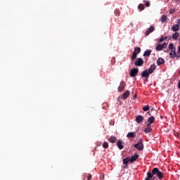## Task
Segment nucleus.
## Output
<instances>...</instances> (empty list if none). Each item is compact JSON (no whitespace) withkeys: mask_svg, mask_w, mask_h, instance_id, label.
Wrapping results in <instances>:
<instances>
[{"mask_svg":"<svg viewBox=\"0 0 180 180\" xmlns=\"http://www.w3.org/2000/svg\"><path fill=\"white\" fill-rule=\"evenodd\" d=\"M155 175L158 177V179H162V178H164V173L160 171L158 168L155 167L153 169L152 172L149 171L146 173V178L145 180H155Z\"/></svg>","mask_w":180,"mask_h":180,"instance_id":"f257e3e1","label":"nucleus"},{"mask_svg":"<svg viewBox=\"0 0 180 180\" xmlns=\"http://www.w3.org/2000/svg\"><path fill=\"white\" fill-rule=\"evenodd\" d=\"M134 65L136 67H143V65H144V60L141 58H138L134 62Z\"/></svg>","mask_w":180,"mask_h":180,"instance_id":"f03ea898","label":"nucleus"},{"mask_svg":"<svg viewBox=\"0 0 180 180\" xmlns=\"http://www.w3.org/2000/svg\"><path fill=\"white\" fill-rule=\"evenodd\" d=\"M134 147V148H136V150H139V151H143L144 148V145L143 144V142L140 141L138 143L135 144Z\"/></svg>","mask_w":180,"mask_h":180,"instance_id":"7ed1b4c3","label":"nucleus"},{"mask_svg":"<svg viewBox=\"0 0 180 180\" xmlns=\"http://www.w3.org/2000/svg\"><path fill=\"white\" fill-rule=\"evenodd\" d=\"M139 74V69L138 68H132L129 72L130 77H136Z\"/></svg>","mask_w":180,"mask_h":180,"instance_id":"20e7f679","label":"nucleus"},{"mask_svg":"<svg viewBox=\"0 0 180 180\" xmlns=\"http://www.w3.org/2000/svg\"><path fill=\"white\" fill-rule=\"evenodd\" d=\"M150 72L148 71V70H145L142 74H141V77L143 78H146V82L148 81V77H150Z\"/></svg>","mask_w":180,"mask_h":180,"instance_id":"39448f33","label":"nucleus"},{"mask_svg":"<svg viewBox=\"0 0 180 180\" xmlns=\"http://www.w3.org/2000/svg\"><path fill=\"white\" fill-rule=\"evenodd\" d=\"M135 120L136 123L140 124V123H143V120H144V117L141 115H136Z\"/></svg>","mask_w":180,"mask_h":180,"instance_id":"423d86ee","label":"nucleus"},{"mask_svg":"<svg viewBox=\"0 0 180 180\" xmlns=\"http://www.w3.org/2000/svg\"><path fill=\"white\" fill-rule=\"evenodd\" d=\"M155 30V27L154 26L151 25L145 32V36H148L150 33H153Z\"/></svg>","mask_w":180,"mask_h":180,"instance_id":"0eeeda50","label":"nucleus"},{"mask_svg":"<svg viewBox=\"0 0 180 180\" xmlns=\"http://www.w3.org/2000/svg\"><path fill=\"white\" fill-rule=\"evenodd\" d=\"M126 87V82H121L120 84L118 87V91L119 92H122V91L124 89V88Z\"/></svg>","mask_w":180,"mask_h":180,"instance_id":"6e6552de","label":"nucleus"},{"mask_svg":"<svg viewBox=\"0 0 180 180\" xmlns=\"http://www.w3.org/2000/svg\"><path fill=\"white\" fill-rule=\"evenodd\" d=\"M156 68H157V65H155V64L151 65L150 68L148 69L149 74H153V72L155 71Z\"/></svg>","mask_w":180,"mask_h":180,"instance_id":"1a4fd4ad","label":"nucleus"},{"mask_svg":"<svg viewBox=\"0 0 180 180\" xmlns=\"http://www.w3.org/2000/svg\"><path fill=\"white\" fill-rule=\"evenodd\" d=\"M117 147L119 148V150H123V148H124V146L123 145V141L122 140L117 141Z\"/></svg>","mask_w":180,"mask_h":180,"instance_id":"9d476101","label":"nucleus"},{"mask_svg":"<svg viewBox=\"0 0 180 180\" xmlns=\"http://www.w3.org/2000/svg\"><path fill=\"white\" fill-rule=\"evenodd\" d=\"M176 56V49H173L169 53V58H175Z\"/></svg>","mask_w":180,"mask_h":180,"instance_id":"9b49d317","label":"nucleus"},{"mask_svg":"<svg viewBox=\"0 0 180 180\" xmlns=\"http://www.w3.org/2000/svg\"><path fill=\"white\" fill-rule=\"evenodd\" d=\"M137 158H139V155L135 154L132 155L131 158H130V162L133 164V162L137 160Z\"/></svg>","mask_w":180,"mask_h":180,"instance_id":"f8f14e48","label":"nucleus"},{"mask_svg":"<svg viewBox=\"0 0 180 180\" xmlns=\"http://www.w3.org/2000/svg\"><path fill=\"white\" fill-rule=\"evenodd\" d=\"M129 96H130V91L129 90H127L126 92H124L123 94V96L122 98L124 101L125 99H127V98H129Z\"/></svg>","mask_w":180,"mask_h":180,"instance_id":"ddd939ff","label":"nucleus"},{"mask_svg":"<svg viewBox=\"0 0 180 180\" xmlns=\"http://www.w3.org/2000/svg\"><path fill=\"white\" fill-rule=\"evenodd\" d=\"M127 137L129 139H134L136 138V132H129L127 134Z\"/></svg>","mask_w":180,"mask_h":180,"instance_id":"4468645a","label":"nucleus"},{"mask_svg":"<svg viewBox=\"0 0 180 180\" xmlns=\"http://www.w3.org/2000/svg\"><path fill=\"white\" fill-rule=\"evenodd\" d=\"M172 32H178V30H179V25H174L172 27Z\"/></svg>","mask_w":180,"mask_h":180,"instance_id":"2eb2a0df","label":"nucleus"},{"mask_svg":"<svg viewBox=\"0 0 180 180\" xmlns=\"http://www.w3.org/2000/svg\"><path fill=\"white\" fill-rule=\"evenodd\" d=\"M116 140H117V138L113 136H111L108 138V141H110V143H112V144L116 143Z\"/></svg>","mask_w":180,"mask_h":180,"instance_id":"dca6fc26","label":"nucleus"},{"mask_svg":"<svg viewBox=\"0 0 180 180\" xmlns=\"http://www.w3.org/2000/svg\"><path fill=\"white\" fill-rule=\"evenodd\" d=\"M154 122H155V118L154 117V116H151L148 118L147 123H151L153 124Z\"/></svg>","mask_w":180,"mask_h":180,"instance_id":"f3484780","label":"nucleus"},{"mask_svg":"<svg viewBox=\"0 0 180 180\" xmlns=\"http://www.w3.org/2000/svg\"><path fill=\"white\" fill-rule=\"evenodd\" d=\"M122 161H123V164H124L125 165H127V164L130 162V156H128L126 158H124Z\"/></svg>","mask_w":180,"mask_h":180,"instance_id":"a211bd4d","label":"nucleus"},{"mask_svg":"<svg viewBox=\"0 0 180 180\" xmlns=\"http://www.w3.org/2000/svg\"><path fill=\"white\" fill-rule=\"evenodd\" d=\"M165 63V60L162 58H159L158 59V65H161Z\"/></svg>","mask_w":180,"mask_h":180,"instance_id":"6ab92c4d","label":"nucleus"},{"mask_svg":"<svg viewBox=\"0 0 180 180\" xmlns=\"http://www.w3.org/2000/svg\"><path fill=\"white\" fill-rule=\"evenodd\" d=\"M167 19H168V17L167 16V15H162L160 20L162 23H165V22H167Z\"/></svg>","mask_w":180,"mask_h":180,"instance_id":"aec40b11","label":"nucleus"},{"mask_svg":"<svg viewBox=\"0 0 180 180\" xmlns=\"http://www.w3.org/2000/svg\"><path fill=\"white\" fill-rule=\"evenodd\" d=\"M151 55V51L150 50H146L144 53H143V57H150Z\"/></svg>","mask_w":180,"mask_h":180,"instance_id":"412c9836","label":"nucleus"},{"mask_svg":"<svg viewBox=\"0 0 180 180\" xmlns=\"http://www.w3.org/2000/svg\"><path fill=\"white\" fill-rule=\"evenodd\" d=\"M179 37V32H176V33L172 34L173 40H178Z\"/></svg>","mask_w":180,"mask_h":180,"instance_id":"4be33fe9","label":"nucleus"},{"mask_svg":"<svg viewBox=\"0 0 180 180\" xmlns=\"http://www.w3.org/2000/svg\"><path fill=\"white\" fill-rule=\"evenodd\" d=\"M141 52V49L140 47H135L134 53H136V54H140Z\"/></svg>","mask_w":180,"mask_h":180,"instance_id":"5701e85b","label":"nucleus"},{"mask_svg":"<svg viewBox=\"0 0 180 180\" xmlns=\"http://www.w3.org/2000/svg\"><path fill=\"white\" fill-rule=\"evenodd\" d=\"M168 49L169 50H176V48H175V46H174V44L171 43L169 44Z\"/></svg>","mask_w":180,"mask_h":180,"instance_id":"b1692460","label":"nucleus"},{"mask_svg":"<svg viewBox=\"0 0 180 180\" xmlns=\"http://www.w3.org/2000/svg\"><path fill=\"white\" fill-rule=\"evenodd\" d=\"M161 50H162V45L159 44L156 46V51H161Z\"/></svg>","mask_w":180,"mask_h":180,"instance_id":"393cba45","label":"nucleus"},{"mask_svg":"<svg viewBox=\"0 0 180 180\" xmlns=\"http://www.w3.org/2000/svg\"><path fill=\"white\" fill-rule=\"evenodd\" d=\"M153 129H151V127H147L144 129V132L146 134L151 133Z\"/></svg>","mask_w":180,"mask_h":180,"instance_id":"a878e982","label":"nucleus"},{"mask_svg":"<svg viewBox=\"0 0 180 180\" xmlns=\"http://www.w3.org/2000/svg\"><path fill=\"white\" fill-rule=\"evenodd\" d=\"M136 58H137V53H136V52H133L131 56V60H136Z\"/></svg>","mask_w":180,"mask_h":180,"instance_id":"bb28decb","label":"nucleus"},{"mask_svg":"<svg viewBox=\"0 0 180 180\" xmlns=\"http://www.w3.org/2000/svg\"><path fill=\"white\" fill-rule=\"evenodd\" d=\"M144 8H145V7H144L143 4H141L138 6L139 11H144Z\"/></svg>","mask_w":180,"mask_h":180,"instance_id":"cd10ccee","label":"nucleus"},{"mask_svg":"<svg viewBox=\"0 0 180 180\" xmlns=\"http://www.w3.org/2000/svg\"><path fill=\"white\" fill-rule=\"evenodd\" d=\"M167 39H168V37H161L158 42L162 43V41H164L165 40H167Z\"/></svg>","mask_w":180,"mask_h":180,"instance_id":"c85d7f7f","label":"nucleus"},{"mask_svg":"<svg viewBox=\"0 0 180 180\" xmlns=\"http://www.w3.org/2000/svg\"><path fill=\"white\" fill-rule=\"evenodd\" d=\"M143 110L144 112H147V111L150 110V106L149 105H146L145 107L143 108Z\"/></svg>","mask_w":180,"mask_h":180,"instance_id":"c756f323","label":"nucleus"},{"mask_svg":"<svg viewBox=\"0 0 180 180\" xmlns=\"http://www.w3.org/2000/svg\"><path fill=\"white\" fill-rule=\"evenodd\" d=\"M103 148H109V143L108 142H104L103 144Z\"/></svg>","mask_w":180,"mask_h":180,"instance_id":"7c9ffc66","label":"nucleus"},{"mask_svg":"<svg viewBox=\"0 0 180 180\" xmlns=\"http://www.w3.org/2000/svg\"><path fill=\"white\" fill-rule=\"evenodd\" d=\"M115 16H120V11L116 9L115 11Z\"/></svg>","mask_w":180,"mask_h":180,"instance_id":"2f4dec72","label":"nucleus"},{"mask_svg":"<svg viewBox=\"0 0 180 180\" xmlns=\"http://www.w3.org/2000/svg\"><path fill=\"white\" fill-rule=\"evenodd\" d=\"M168 46V43H163L162 44V49H167V47Z\"/></svg>","mask_w":180,"mask_h":180,"instance_id":"473e14b6","label":"nucleus"},{"mask_svg":"<svg viewBox=\"0 0 180 180\" xmlns=\"http://www.w3.org/2000/svg\"><path fill=\"white\" fill-rule=\"evenodd\" d=\"M176 59L179 60V58H180V51H177L176 53Z\"/></svg>","mask_w":180,"mask_h":180,"instance_id":"72a5a7b5","label":"nucleus"},{"mask_svg":"<svg viewBox=\"0 0 180 180\" xmlns=\"http://www.w3.org/2000/svg\"><path fill=\"white\" fill-rule=\"evenodd\" d=\"M143 2L146 3V6H147V8L150 7V1H143Z\"/></svg>","mask_w":180,"mask_h":180,"instance_id":"f704fd0d","label":"nucleus"},{"mask_svg":"<svg viewBox=\"0 0 180 180\" xmlns=\"http://www.w3.org/2000/svg\"><path fill=\"white\" fill-rule=\"evenodd\" d=\"M100 179H101V180L105 179V174H101V176H100Z\"/></svg>","mask_w":180,"mask_h":180,"instance_id":"c9c22d12","label":"nucleus"},{"mask_svg":"<svg viewBox=\"0 0 180 180\" xmlns=\"http://www.w3.org/2000/svg\"><path fill=\"white\" fill-rule=\"evenodd\" d=\"M174 12H175V9L172 8V9H170V11H169V14H170V15H172V13H174Z\"/></svg>","mask_w":180,"mask_h":180,"instance_id":"e433bc0d","label":"nucleus"},{"mask_svg":"<svg viewBox=\"0 0 180 180\" xmlns=\"http://www.w3.org/2000/svg\"><path fill=\"white\" fill-rule=\"evenodd\" d=\"M91 178H92V174H89L88 176H87V179L91 180Z\"/></svg>","mask_w":180,"mask_h":180,"instance_id":"4c0bfd02","label":"nucleus"},{"mask_svg":"<svg viewBox=\"0 0 180 180\" xmlns=\"http://www.w3.org/2000/svg\"><path fill=\"white\" fill-rule=\"evenodd\" d=\"M151 124H152L151 123L147 122L146 126L147 127H150Z\"/></svg>","mask_w":180,"mask_h":180,"instance_id":"58836bf2","label":"nucleus"},{"mask_svg":"<svg viewBox=\"0 0 180 180\" xmlns=\"http://www.w3.org/2000/svg\"><path fill=\"white\" fill-rule=\"evenodd\" d=\"M177 25H179V26H180V18H179L177 20Z\"/></svg>","mask_w":180,"mask_h":180,"instance_id":"ea45409f","label":"nucleus"},{"mask_svg":"<svg viewBox=\"0 0 180 180\" xmlns=\"http://www.w3.org/2000/svg\"><path fill=\"white\" fill-rule=\"evenodd\" d=\"M178 88H179V89H180V80L178 82Z\"/></svg>","mask_w":180,"mask_h":180,"instance_id":"a19ab883","label":"nucleus"},{"mask_svg":"<svg viewBox=\"0 0 180 180\" xmlns=\"http://www.w3.org/2000/svg\"><path fill=\"white\" fill-rule=\"evenodd\" d=\"M165 53H169V49H167V50L165 51Z\"/></svg>","mask_w":180,"mask_h":180,"instance_id":"79ce46f5","label":"nucleus"},{"mask_svg":"<svg viewBox=\"0 0 180 180\" xmlns=\"http://www.w3.org/2000/svg\"><path fill=\"white\" fill-rule=\"evenodd\" d=\"M147 113H148V115H149L150 116H151V114H150V112H148Z\"/></svg>","mask_w":180,"mask_h":180,"instance_id":"37998d69","label":"nucleus"},{"mask_svg":"<svg viewBox=\"0 0 180 180\" xmlns=\"http://www.w3.org/2000/svg\"><path fill=\"white\" fill-rule=\"evenodd\" d=\"M155 113H156V115H158V111H155Z\"/></svg>","mask_w":180,"mask_h":180,"instance_id":"c03bdc74","label":"nucleus"},{"mask_svg":"<svg viewBox=\"0 0 180 180\" xmlns=\"http://www.w3.org/2000/svg\"><path fill=\"white\" fill-rule=\"evenodd\" d=\"M151 110H152V111L154 110V108H151Z\"/></svg>","mask_w":180,"mask_h":180,"instance_id":"a18cd8bd","label":"nucleus"},{"mask_svg":"<svg viewBox=\"0 0 180 180\" xmlns=\"http://www.w3.org/2000/svg\"><path fill=\"white\" fill-rule=\"evenodd\" d=\"M136 96H137V95H135V96H134V98H136Z\"/></svg>","mask_w":180,"mask_h":180,"instance_id":"49530a36","label":"nucleus"},{"mask_svg":"<svg viewBox=\"0 0 180 180\" xmlns=\"http://www.w3.org/2000/svg\"><path fill=\"white\" fill-rule=\"evenodd\" d=\"M179 74H180V70H179Z\"/></svg>","mask_w":180,"mask_h":180,"instance_id":"de8ad7c7","label":"nucleus"}]
</instances>
